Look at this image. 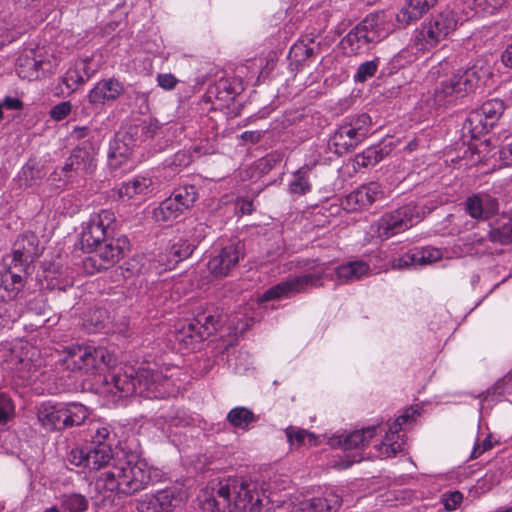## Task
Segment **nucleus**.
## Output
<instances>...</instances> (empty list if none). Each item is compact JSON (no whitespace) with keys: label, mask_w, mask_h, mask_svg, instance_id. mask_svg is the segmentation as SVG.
<instances>
[{"label":"nucleus","mask_w":512,"mask_h":512,"mask_svg":"<svg viewBox=\"0 0 512 512\" xmlns=\"http://www.w3.org/2000/svg\"><path fill=\"white\" fill-rule=\"evenodd\" d=\"M115 223V214L108 209L90 215L89 220L83 226L81 244L83 249L89 252L94 251L95 256L87 258L85 266L95 263L96 257H98L100 263L96 269H108L123 257L126 241L112 238Z\"/></svg>","instance_id":"f257e3e1"},{"label":"nucleus","mask_w":512,"mask_h":512,"mask_svg":"<svg viewBox=\"0 0 512 512\" xmlns=\"http://www.w3.org/2000/svg\"><path fill=\"white\" fill-rule=\"evenodd\" d=\"M109 391L119 397L139 395L148 399L165 398L171 392V382L162 370L149 367L124 366L105 376Z\"/></svg>","instance_id":"f03ea898"},{"label":"nucleus","mask_w":512,"mask_h":512,"mask_svg":"<svg viewBox=\"0 0 512 512\" xmlns=\"http://www.w3.org/2000/svg\"><path fill=\"white\" fill-rule=\"evenodd\" d=\"M98 481L99 491L126 496L146 489L157 480L159 472L135 453L126 454Z\"/></svg>","instance_id":"7ed1b4c3"},{"label":"nucleus","mask_w":512,"mask_h":512,"mask_svg":"<svg viewBox=\"0 0 512 512\" xmlns=\"http://www.w3.org/2000/svg\"><path fill=\"white\" fill-rule=\"evenodd\" d=\"M211 498L204 508L210 512H261L262 498L256 484L240 477H229L211 484Z\"/></svg>","instance_id":"20e7f679"},{"label":"nucleus","mask_w":512,"mask_h":512,"mask_svg":"<svg viewBox=\"0 0 512 512\" xmlns=\"http://www.w3.org/2000/svg\"><path fill=\"white\" fill-rule=\"evenodd\" d=\"M298 266L302 269L301 275L272 286L263 293L260 301L288 298L306 292L309 288L321 286L320 280L328 275L329 265L325 262L303 259L298 261Z\"/></svg>","instance_id":"39448f33"},{"label":"nucleus","mask_w":512,"mask_h":512,"mask_svg":"<svg viewBox=\"0 0 512 512\" xmlns=\"http://www.w3.org/2000/svg\"><path fill=\"white\" fill-rule=\"evenodd\" d=\"M488 74V70L477 65L458 69L436 87L433 95L435 105L439 107L450 105L459 97L473 92Z\"/></svg>","instance_id":"423d86ee"},{"label":"nucleus","mask_w":512,"mask_h":512,"mask_svg":"<svg viewBox=\"0 0 512 512\" xmlns=\"http://www.w3.org/2000/svg\"><path fill=\"white\" fill-rule=\"evenodd\" d=\"M372 119L366 113L346 117L331 135L329 140L330 149L343 155L353 151L371 133Z\"/></svg>","instance_id":"0eeeda50"},{"label":"nucleus","mask_w":512,"mask_h":512,"mask_svg":"<svg viewBox=\"0 0 512 512\" xmlns=\"http://www.w3.org/2000/svg\"><path fill=\"white\" fill-rule=\"evenodd\" d=\"M462 21L456 11L446 9L415 30L413 45L418 51L434 47L453 33Z\"/></svg>","instance_id":"6e6552de"},{"label":"nucleus","mask_w":512,"mask_h":512,"mask_svg":"<svg viewBox=\"0 0 512 512\" xmlns=\"http://www.w3.org/2000/svg\"><path fill=\"white\" fill-rule=\"evenodd\" d=\"M115 362L114 355L103 347L73 345L66 350L63 365L73 372L94 374L110 367Z\"/></svg>","instance_id":"1a4fd4ad"},{"label":"nucleus","mask_w":512,"mask_h":512,"mask_svg":"<svg viewBox=\"0 0 512 512\" xmlns=\"http://www.w3.org/2000/svg\"><path fill=\"white\" fill-rule=\"evenodd\" d=\"M67 459L70 464L76 467L100 471L95 479V486L98 489V481L104 474L111 471L110 468L114 467L121 457L113 454L111 445H87L86 447L73 448Z\"/></svg>","instance_id":"9d476101"},{"label":"nucleus","mask_w":512,"mask_h":512,"mask_svg":"<svg viewBox=\"0 0 512 512\" xmlns=\"http://www.w3.org/2000/svg\"><path fill=\"white\" fill-rule=\"evenodd\" d=\"M420 220L418 207L412 203L402 206L395 211L385 213L372 226L380 239H388L411 228Z\"/></svg>","instance_id":"9b49d317"},{"label":"nucleus","mask_w":512,"mask_h":512,"mask_svg":"<svg viewBox=\"0 0 512 512\" xmlns=\"http://www.w3.org/2000/svg\"><path fill=\"white\" fill-rule=\"evenodd\" d=\"M97 148L89 140L78 144L66 159L61 172L66 178L84 177L92 174L96 169Z\"/></svg>","instance_id":"f8f14e48"},{"label":"nucleus","mask_w":512,"mask_h":512,"mask_svg":"<svg viewBox=\"0 0 512 512\" xmlns=\"http://www.w3.org/2000/svg\"><path fill=\"white\" fill-rule=\"evenodd\" d=\"M244 256V245L240 241L231 240L222 244L219 250L208 261L207 267L215 277L227 276Z\"/></svg>","instance_id":"ddd939ff"},{"label":"nucleus","mask_w":512,"mask_h":512,"mask_svg":"<svg viewBox=\"0 0 512 512\" xmlns=\"http://www.w3.org/2000/svg\"><path fill=\"white\" fill-rule=\"evenodd\" d=\"M40 255L38 237L32 232H24L13 244L12 253L3 259L4 264H12L16 270L26 271Z\"/></svg>","instance_id":"4468645a"},{"label":"nucleus","mask_w":512,"mask_h":512,"mask_svg":"<svg viewBox=\"0 0 512 512\" xmlns=\"http://www.w3.org/2000/svg\"><path fill=\"white\" fill-rule=\"evenodd\" d=\"M218 326V319L212 314L206 312L199 313L196 318L191 320L186 326H183L176 335L179 342H183L187 347L201 343L212 335Z\"/></svg>","instance_id":"2eb2a0df"},{"label":"nucleus","mask_w":512,"mask_h":512,"mask_svg":"<svg viewBox=\"0 0 512 512\" xmlns=\"http://www.w3.org/2000/svg\"><path fill=\"white\" fill-rule=\"evenodd\" d=\"M416 415H419L417 410L407 409L390 425L384 439L379 444L380 456L393 457L403 450L404 441L399 432L402 426L408 423L409 420L414 419Z\"/></svg>","instance_id":"dca6fc26"},{"label":"nucleus","mask_w":512,"mask_h":512,"mask_svg":"<svg viewBox=\"0 0 512 512\" xmlns=\"http://www.w3.org/2000/svg\"><path fill=\"white\" fill-rule=\"evenodd\" d=\"M385 196V190L378 182H370L347 195L344 206L347 210H360L372 205Z\"/></svg>","instance_id":"f3484780"},{"label":"nucleus","mask_w":512,"mask_h":512,"mask_svg":"<svg viewBox=\"0 0 512 512\" xmlns=\"http://www.w3.org/2000/svg\"><path fill=\"white\" fill-rule=\"evenodd\" d=\"M51 61L36 56L34 51L21 55L17 62V74L21 79L33 81L51 72Z\"/></svg>","instance_id":"a211bd4d"},{"label":"nucleus","mask_w":512,"mask_h":512,"mask_svg":"<svg viewBox=\"0 0 512 512\" xmlns=\"http://www.w3.org/2000/svg\"><path fill=\"white\" fill-rule=\"evenodd\" d=\"M498 209V200L486 193L474 194L465 201L466 212L476 220L489 219L497 214Z\"/></svg>","instance_id":"6ab92c4d"},{"label":"nucleus","mask_w":512,"mask_h":512,"mask_svg":"<svg viewBox=\"0 0 512 512\" xmlns=\"http://www.w3.org/2000/svg\"><path fill=\"white\" fill-rule=\"evenodd\" d=\"M342 498L335 491H327L320 497L306 499L295 505L291 512H338Z\"/></svg>","instance_id":"aec40b11"},{"label":"nucleus","mask_w":512,"mask_h":512,"mask_svg":"<svg viewBox=\"0 0 512 512\" xmlns=\"http://www.w3.org/2000/svg\"><path fill=\"white\" fill-rule=\"evenodd\" d=\"M342 498L335 491H327L320 497L306 499L295 505L291 512H338Z\"/></svg>","instance_id":"412c9836"},{"label":"nucleus","mask_w":512,"mask_h":512,"mask_svg":"<svg viewBox=\"0 0 512 512\" xmlns=\"http://www.w3.org/2000/svg\"><path fill=\"white\" fill-rule=\"evenodd\" d=\"M25 271L16 270L12 264H4L0 270V301L13 300L24 287Z\"/></svg>","instance_id":"4be33fe9"},{"label":"nucleus","mask_w":512,"mask_h":512,"mask_svg":"<svg viewBox=\"0 0 512 512\" xmlns=\"http://www.w3.org/2000/svg\"><path fill=\"white\" fill-rule=\"evenodd\" d=\"M176 497L172 490L165 489L154 494H145L137 503L138 512H171L176 506Z\"/></svg>","instance_id":"5701e85b"},{"label":"nucleus","mask_w":512,"mask_h":512,"mask_svg":"<svg viewBox=\"0 0 512 512\" xmlns=\"http://www.w3.org/2000/svg\"><path fill=\"white\" fill-rule=\"evenodd\" d=\"M124 92V85L115 78H108L99 81L88 93L89 103L93 105H104L107 102L115 101Z\"/></svg>","instance_id":"b1692460"},{"label":"nucleus","mask_w":512,"mask_h":512,"mask_svg":"<svg viewBox=\"0 0 512 512\" xmlns=\"http://www.w3.org/2000/svg\"><path fill=\"white\" fill-rule=\"evenodd\" d=\"M196 247L195 243L189 242L182 237H175L170 241L164 254L160 255V262L164 269H171L180 261L188 258Z\"/></svg>","instance_id":"393cba45"},{"label":"nucleus","mask_w":512,"mask_h":512,"mask_svg":"<svg viewBox=\"0 0 512 512\" xmlns=\"http://www.w3.org/2000/svg\"><path fill=\"white\" fill-rule=\"evenodd\" d=\"M37 419L41 426L51 431H63L62 402H43L37 408Z\"/></svg>","instance_id":"a878e982"},{"label":"nucleus","mask_w":512,"mask_h":512,"mask_svg":"<svg viewBox=\"0 0 512 512\" xmlns=\"http://www.w3.org/2000/svg\"><path fill=\"white\" fill-rule=\"evenodd\" d=\"M377 426L355 430L346 435H335L329 440L331 446H339L344 450L364 447L376 435Z\"/></svg>","instance_id":"bb28decb"},{"label":"nucleus","mask_w":512,"mask_h":512,"mask_svg":"<svg viewBox=\"0 0 512 512\" xmlns=\"http://www.w3.org/2000/svg\"><path fill=\"white\" fill-rule=\"evenodd\" d=\"M136 146L133 138L127 136V131L122 138H115L109 147L108 163L113 169L119 168L125 163L132 154L133 148Z\"/></svg>","instance_id":"cd10ccee"},{"label":"nucleus","mask_w":512,"mask_h":512,"mask_svg":"<svg viewBox=\"0 0 512 512\" xmlns=\"http://www.w3.org/2000/svg\"><path fill=\"white\" fill-rule=\"evenodd\" d=\"M370 272V266L362 260L350 261L334 269V275H336L339 284L358 281L368 276Z\"/></svg>","instance_id":"c85d7f7f"},{"label":"nucleus","mask_w":512,"mask_h":512,"mask_svg":"<svg viewBox=\"0 0 512 512\" xmlns=\"http://www.w3.org/2000/svg\"><path fill=\"white\" fill-rule=\"evenodd\" d=\"M437 1L438 0H408L407 5L396 14V20L402 26L409 25L421 18Z\"/></svg>","instance_id":"c756f323"},{"label":"nucleus","mask_w":512,"mask_h":512,"mask_svg":"<svg viewBox=\"0 0 512 512\" xmlns=\"http://www.w3.org/2000/svg\"><path fill=\"white\" fill-rule=\"evenodd\" d=\"M64 430L80 426L90 415L89 409L79 402H62Z\"/></svg>","instance_id":"7c9ffc66"},{"label":"nucleus","mask_w":512,"mask_h":512,"mask_svg":"<svg viewBox=\"0 0 512 512\" xmlns=\"http://www.w3.org/2000/svg\"><path fill=\"white\" fill-rule=\"evenodd\" d=\"M386 15L384 12L371 13L367 15L357 27L362 30L364 34L373 36L375 42L384 38L387 32L384 29Z\"/></svg>","instance_id":"2f4dec72"},{"label":"nucleus","mask_w":512,"mask_h":512,"mask_svg":"<svg viewBox=\"0 0 512 512\" xmlns=\"http://www.w3.org/2000/svg\"><path fill=\"white\" fill-rule=\"evenodd\" d=\"M371 42H375L373 36L364 34L362 30L356 26L343 38L341 44L346 53L357 54Z\"/></svg>","instance_id":"473e14b6"},{"label":"nucleus","mask_w":512,"mask_h":512,"mask_svg":"<svg viewBox=\"0 0 512 512\" xmlns=\"http://www.w3.org/2000/svg\"><path fill=\"white\" fill-rule=\"evenodd\" d=\"M313 170L309 166H303L293 173L289 183V191L296 195H305L311 191V177Z\"/></svg>","instance_id":"72a5a7b5"},{"label":"nucleus","mask_w":512,"mask_h":512,"mask_svg":"<svg viewBox=\"0 0 512 512\" xmlns=\"http://www.w3.org/2000/svg\"><path fill=\"white\" fill-rule=\"evenodd\" d=\"M226 419L234 428L248 430L251 424L259 420V416L246 407L238 406L229 411Z\"/></svg>","instance_id":"f704fd0d"},{"label":"nucleus","mask_w":512,"mask_h":512,"mask_svg":"<svg viewBox=\"0 0 512 512\" xmlns=\"http://www.w3.org/2000/svg\"><path fill=\"white\" fill-rule=\"evenodd\" d=\"M152 180L145 176H135L133 179L125 182L119 189L121 196L133 198L137 195H146L151 191Z\"/></svg>","instance_id":"c9c22d12"},{"label":"nucleus","mask_w":512,"mask_h":512,"mask_svg":"<svg viewBox=\"0 0 512 512\" xmlns=\"http://www.w3.org/2000/svg\"><path fill=\"white\" fill-rule=\"evenodd\" d=\"M184 209L180 206V204L173 199L172 195L162 201L160 205L154 209L153 215L156 221L158 222H170L175 220L180 214H182Z\"/></svg>","instance_id":"e433bc0d"},{"label":"nucleus","mask_w":512,"mask_h":512,"mask_svg":"<svg viewBox=\"0 0 512 512\" xmlns=\"http://www.w3.org/2000/svg\"><path fill=\"white\" fill-rule=\"evenodd\" d=\"M390 152L387 146L374 145L357 154L355 162L359 167L374 166L384 159Z\"/></svg>","instance_id":"4c0bfd02"},{"label":"nucleus","mask_w":512,"mask_h":512,"mask_svg":"<svg viewBox=\"0 0 512 512\" xmlns=\"http://www.w3.org/2000/svg\"><path fill=\"white\" fill-rule=\"evenodd\" d=\"M59 502L66 512H86L89 509L88 499L79 493H65L59 497Z\"/></svg>","instance_id":"58836bf2"},{"label":"nucleus","mask_w":512,"mask_h":512,"mask_svg":"<svg viewBox=\"0 0 512 512\" xmlns=\"http://www.w3.org/2000/svg\"><path fill=\"white\" fill-rule=\"evenodd\" d=\"M285 434L288 442L297 447L305 445L314 446L317 444V437L305 429L289 426L285 429Z\"/></svg>","instance_id":"ea45409f"},{"label":"nucleus","mask_w":512,"mask_h":512,"mask_svg":"<svg viewBox=\"0 0 512 512\" xmlns=\"http://www.w3.org/2000/svg\"><path fill=\"white\" fill-rule=\"evenodd\" d=\"M158 126L152 122H141L132 125L127 129V136L134 139V142H145L155 136Z\"/></svg>","instance_id":"a19ab883"},{"label":"nucleus","mask_w":512,"mask_h":512,"mask_svg":"<svg viewBox=\"0 0 512 512\" xmlns=\"http://www.w3.org/2000/svg\"><path fill=\"white\" fill-rule=\"evenodd\" d=\"M172 197L186 210L193 206L198 197V193L194 185H184L175 189Z\"/></svg>","instance_id":"79ce46f5"},{"label":"nucleus","mask_w":512,"mask_h":512,"mask_svg":"<svg viewBox=\"0 0 512 512\" xmlns=\"http://www.w3.org/2000/svg\"><path fill=\"white\" fill-rule=\"evenodd\" d=\"M108 318L107 311L103 308L90 309L84 318V326L90 332H97L104 327V323Z\"/></svg>","instance_id":"37998d69"},{"label":"nucleus","mask_w":512,"mask_h":512,"mask_svg":"<svg viewBox=\"0 0 512 512\" xmlns=\"http://www.w3.org/2000/svg\"><path fill=\"white\" fill-rule=\"evenodd\" d=\"M414 255L417 267L432 264L442 258L441 250L434 247L414 248Z\"/></svg>","instance_id":"c03bdc74"},{"label":"nucleus","mask_w":512,"mask_h":512,"mask_svg":"<svg viewBox=\"0 0 512 512\" xmlns=\"http://www.w3.org/2000/svg\"><path fill=\"white\" fill-rule=\"evenodd\" d=\"M489 238L492 242L500 243L502 245L512 243V226L510 224V219L498 228L492 229L489 232Z\"/></svg>","instance_id":"a18cd8bd"},{"label":"nucleus","mask_w":512,"mask_h":512,"mask_svg":"<svg viewBox=\"0 0 512 512\" xmlns=\"http://www.w3.org/2000/svg\"><path fill=\"white\" fill-rule=\"evenodd\" d=\"M504 103L499 99H491L486 101L481 106V113L487 120H495L504 112Z\"/></svg>","instance_id":"49530a36"},{"label":"nucleus","mask_w":512,"mask_h":512,"mask_svg":"<svg viewBox=\"0 0 512 512\" xmlns=\"http://www.w3.org/2000/svg\"><path fill=\"white\" fill-rule=\"evenodd\" d=\"M15 414V406L9 395L0 392V425L8 423Z\"/></svg>","instance_id":"de8ad7c7"},{"label":"nucleus","mask_w":512,"mask_h":512,"mask_svg":"<svg viewBox=\"0 0 512 512\" xmlns=\"http://www.w3.org/2000/svg\"><path fill=\"white\" fill-rule=\"evenodd\" d=\"M81 73L80 69L75 65L74 67L69 68L62 77V83L69 91H75L79 85L86 82Z\"/></svg>","instance_id":"09e8293b"},{"label":"nucleus","mask_w":512,"mask_h":512,"mask_svg":"<svg viewBox=\"0 0 512 512\" xmlns=\"http://www.w3.org/2000/svg\"><path fill=\"white\" fill-rule=\"evenodd\" d=\"M314 53V49L304 42L294 44L289 52V57L296 63H302L309 59Z\"/></svg>","instance_id":"8fccbe9b"},{"label":"nucleus","mask_w":512,"mask_h":512,"mask_svg":"<svg viewBox=\"0 0 512 512\" xmlns=\"http://www.w3.org/2000/svg\"><path fill=\"white\" fill-rule=\"evenodd\" d=\"M391 267L393 269H405L409 267H417L416 255H414V248L407 251L403 255L393 258L391 260Z\"/></svg>","instance_id":"3c124183"},{"label":"nucleus","mask_w":512,"mask_h":512,"mask_svg":"<svg viewBox=\"0 0 512 512\" xmlns=\"http://www.w3.org/2000/svg\"><path fill=\"white\" fill-rule=\"evenodd\" d=\"M378 68V63L374 60L362 63L354 76L356 82H365L368 78L372 77Z\"/></svg>","instance_id":"603ef678"},{"label":"nucleus","mask_w":512,"mask_h":512,"mask_svg":"<svg viewBox=\"0 0 512 512\" xmlns=\"http://www.w3.org/2000/svg\"><path fill=\"white\" fill-rule=\"evenodd\" d=\"M43 177V173L39 168L34 167L33 165L27 164L25 165L20 174V179L24 181L25 186H32L36 180L41 179Z\"/></svg>","instance_id":"864d4df0"},{"label":"nucleus","mask_w":512,"mask_h":512,"mask_svg":"<svg viewBox=\"0 0 512 512\" xmlns=\"http://www.w3.org/2000/svg\"><path fill=\"white\" fill-rule=\"evenodd\" d=\"M72 111L70 101H63L53 106L49 112L50 117L55 121L64 120Z\"/></svg>","instance_id":"5fc2aeb1"},{"label":"nucleus","mask_w":512,"mask_h":512,"mask_svg":"<svg viewBox=\"0 0 512 512\" xmlns=\"http://www.w3.org/2000/svg\"><path fill=\"white\" fill-rule=\"evenodd\" d=\"M110 431L107 427H99L91 437L89 445H111L108 443Z\"/></svg>","instance_id":"6e6d98bb"},{"label":"nucleus","mask_w":512,"mask_h":512,"mask_svg":"<svg viewBox=\"0 0 512 512\" xmlns=\"http://www.w3.org/2000/svg\"><path fill=\"white\" fill-rule=\"evenodd\" d=\"M463 495L459 491L450 492L444 495V506L446 510H455L462 502Z\"/></svg>","instance_id":"4d7b16f0"},{"label":"nucleus","mask_w":512,"mask_h":512,"mask_svg":"<svg viewBox=\"0 0 512 512\" xmlns=\"http://www.w3.org/2000/svg\"><path fill=\"white\" fill-rule=\"evenodd\" d=\"M506 0H473L475 7L487 12H494L502 7Z\"/></svg>","instance_id":"13d9d810"},{"label":"nucleus","mask_w":512,"mask_h":512,"mask_svg":"<svg viewBox=\"0 0 512 512\" xmlns=\"http://www.w3.org/2000/svg\"><path fill=\"white\" fill-rule=\"evenodd\" d=\"M493 447V444L491 442L490 437H486L482 443H476L473 447V450L471 452V459H476L480 455H482L485 451L491 449Z\"/></svg>","instance_id":"bf43d9fd"},{"label":"nucleus","mask_w":512,"mask_h":512,"mask_svg":"<svg viewBox=\"0 0 512 512\" xmlns=\"http://www.w3.org/2000/svg\"><path fill=\"white\" fill-rule=\"evenodd\" d=\"M157 82L160 87H162L165 90H171L175 87L177 83V79L174 75L167 73V74H159L157 77Z\"/></svg>","instance_id":"052dcab7"},{"label":"nucleus","mask_w":512,"mask_h":512,"mask_svg":"<svg viewBox=\"0 0 512 512\" xmlns=\"http://www.w3.org/2000/svg\"><path fill=\"white\" fill-rule=\"evenodd\" d=\"M235 210H236V213L237 214H240V215H249L253 212L254 208H253V203L252 201L250 200H246V199H239L237 202H236V205H235Z\"/></svg>","instance_id":"680f3d73"},{"label":"nucleus","mask_w":512,"mask_h":512,"mask_svg":"<svg viewBox=\"0 0 512 512\" xmlns=\"http://www.w3.org/2000/svg\"><path fill=\"white\" fill-rule=\"evenodd\" d=\"M76 67L80 69L82 72L81 75L84 77V80L88 81L96 72L94 68H91L90 61L88 59L81 60L76 63Z\"/></svg>","instance_id":"e2e57ef3"},{"label":"nucleus","mask_w":512,"mask_h":512,"mask_svg":"<svg viewBox=\"0 0 512 512\" xmlns=\"http://www.w3.org/2000/svg\"><path fill=\"white\" fill-rule=\"evenodd\" d=\"M1 102L3 108L8 110H20L23 107V102L17 97H5Z\"/></svg>","instance_id":"0e129e2a"},{"label":"nucleus","mask_w":512,"mask_h":512,"mask_svg":"<svg viewBox=\"0 0 512 512\" xmlns=\"http://www.w3.org/2000/svg\"><path fill=\"white\" fill-rule=\"evenodd\" d=\"M27 310L31 312H35L38 315L45 314V302L42 298H35L30 301L27 305Z\"/></svg>","instance_id":"69168bd1"},{"label":"nucleus","mask_w":512,"mask_h":512,"mask_svg":"<svg viewBox=\"0 0 512 512\" xmlns=\"http://www.w3.org/2000/svg\"><path fill=\"white\" fill-rule=\"evenodd\" d=\"M500 158L503 160L505 165H512V143L504 146L500 151Z\"/></svg>","instance_id":"338daca9"},{"label":"nucleus","mask_w":512,"mask_h":512,"mask_svg":"<svg viewBox=\"0 0 512 512\" xmlns=\"http://www.w3.org/2000/svg\"><path fill=\"white\" fill-rule=\"evenodd\" d=\"M501 61L506 67L512 68V42L502 52Z\"/></svg>","instance_id":"774afa93"}]
</instances>
